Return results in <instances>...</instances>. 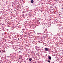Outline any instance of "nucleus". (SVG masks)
<instances>
[{"instance_id":"obj_1","label":"nucleus","mask_w":63,"mask_h":63,"mask_svg":"<svg viewBox=\"0 0 63 63\" xmlns=\"http://www.w3.org/2000/svg\"><path fill=\"white\" fill-rule=\"evenodd\" d=\"M45 50L46 51H48V49L47 48H46L45 49Z\"/></svg>"},{"instance_id":"obj_2","label":"nucleus","mask_w":63,"mask_h":63,"mask_svg":"<svg viewBox=\"0 0 63 63\" xmlns=\"http://www.w3.org/2000/svg\"><path fill=\"white\" fill-rule=\"evenodd\" d=\"M48 58L49 59H51V57H50V56H48Z\"/></svg>"},{"instance_id":"obj_3","label":"nucleus","mask_w":63,"mask_h":63,"mask_svg":"<svg viewBox=\"0 0 63 63\" xmlns=\"http://www.w3.org/2000/svg\"><path fill=\"white\" fill-rule=\"evenodd\" d=\"M31 3H33L34 2V1H33V0H31Z\"/></svg>"},{"instance_id":"obj_4","label":"nucleus","mask_w":63,"mask_h":63,"mask_svg":"<svg viewBox=\"0 0 63 63\" xmlns=\"http://www.w3.org/2000/svg\"><path fill=\"white\" fill-rule=\"evenodd\" d=\"M32 60V59L31 58H30V59H29V61H31V60Z\"/></svg>"},{"instance_id":"obj_5","label":"nucleus","mask_w":63,"mask_h":63,"mask_svg":"<svg viewBox=\"0 0 63 63\" xmlns=\"http://www.w3.org/2000/svg\"><path fill=\"white\" fill-rule=\"evenodd\" d=\"M47 62H49V63H50V61L49 60Z\"/></svg>"}]
</instances>
